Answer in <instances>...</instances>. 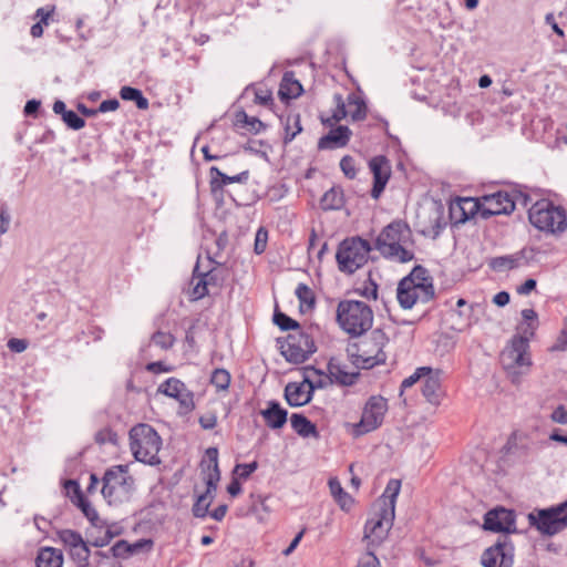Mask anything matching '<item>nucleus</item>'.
Returning <instances> with one entry per match:
<instances>
[{"label":"nucleus","instance_id":"nucleus-62","mask_svg":"<svg viewBox=\"0 0 567 567\" xmlns=\"http://www.w3.org/2000/svg\"><path fill=\"white\" fill-rule=\"evenodd\" d=\"M551 420L559 424H567V410L560 405L551 413Z\"/></svg>","mask_w":567,"mask_h":567},{"label":"nucleus","instance_id":"nucleus-59","mask_svg":"<svg viewBox=\"0 0 567 567\" xmlns=\"http://www.w3.org/2000/svg\"><path fill=\"white\" fill-rule=\"evenodd\" d=\"M555 351H567V323L560 331L555 344L551 348Z\"/></svg>","mask_w":567,"mask_h":567},{"label":"nucleus","instance_id":"nucleus-24","mask_svg":"<svg viewBox=\"0 0 567 567\" xmlns=\"http://www.w3.org/2000/svg\"><path fill=\"white\" fill-rule=\"evenodd\" d=\"M352 136V131L346 125L331 128L318 141L319 150H337L346 147Z\"/></svg>","mask_w":567,"mask_h":567},{"label":"nucleus","instance_id":"nucleus-6","mask_svg":"<svg viewBox=\"0 0 567 567\" xmlns=\"http://www.w3.org/2000/svg\"><path fill=\"white\" fill-rule=\"evenodd\" d=\"M530 224L537 229L559 235L567 229L566 210L549 199L537 200L528 210Z\"/></svg>","mask_w":567,"mask_h":567},{"label":"nucleus","instance_id":"nucleus-22","mask_svg":"<svg viewBox=\"0 0 567 567\" xmlns=\"http://www.w3.org/2000/svg\"><path fill=\"white\" fill-rule=\"evenodd\" d=\"M422 394L433 405H439L444 396L441 371L429 368V372L422 379Z\"/></svg>","mask_w":567,"mask_h":567},{"label":"nucleus","instance_id":"nucleus-7","mask_svg":"<svg viewBox=\"0 0 567 567\" xmlns=\"http://www.w3.org/2000/svg\"><path fill=\"white\" fill-rule=\"evenodd\" d=\"M501 364L513 383H518L520 377L528 373L533 364L529 344L520 339H511L499 355Z\"/></svg>","mask_w":567,"mask_h":567},{"label":"nucleus","instance_id":"nucleus-34","mask_svg":"<svg viewBox=\"0 0 567 567\" xmlns=\"http://www.w3.org/2000/svg\"><path fill=\"white\" fill-rule=\"evenodd\" d=\"M295 295L299 300V309L301 312L306 313L315 308L316 295L308 285L299 284L295 290Z\"/></svg>","mask_w":567,"mask_h":567},{"label":"nucleus","instance_id":"nucleus-28","mask_svg":"<svg viewBox=\"0 0 567 567\" xmlns=\"http://www.w3.org/2000/svg\"><path fill=\"white\" fill-rule=\"evenodd\" d=\"M525 259L524 250H520L513 255L498 256L488 260V266L494 271H507L522 266V261Z\"/></svg>","mask_w":567,"mask_h":567},{"label":"nucleus","instance_id":"nucleus-56","mask_svg":"<svg viewBox=\"0 0 567 567\" xmlns=\"http://www.w3.org/2000/svg\"><path fill=\"white\" fill-rule=\"evenodd\" d=\"M358 567H380V561L372 549H368L360 559Z\"/></svg>","mask_w":567,"mask_h":567},{"label":"nucleus","instance_id":"nucleus-2","mask_svg":"<svg viewBox=\"0 0 567 567\" xmlns=\"http://www.w3.org/2000/svg\"><path fill=\"white\" fill-rule=\"evenodd\" d=\"M413 244L412 231L402 220H394L386 225L374 240V249L391 261L405 264L414 259L410 248Z\"/></svg>","mask_w":567,"mask_h":567},{"label":"nucleus","instance_id":"nucleus-50","mask_svg":"<svg viewBox=\"0 0 567 567\" xmlns=\"http://www.w3.org/2000/svg\"><path fill=\"white\" fill-rule=\"evenodd\" d=\"M63 122L72 130H81L85 125V121L79 116L74 111H68L63 114Z\"/></svg>","mask_w":567,"mask_h":567},{"label":"nucleus","instance_id":"nucleus-31","mask_svg":"<svg viewBox=\"0 0 567 567\" xmlns=\"http://www.w3.org/2000/svg\"><path fill=\"white\" fill-rule=\"evenodd\" d=\"M302 85L293 78L292 72H286L280 82L279 96L281 100L296 99L302 93Z\"/></svg>","mask_w":567,"mask_h":567},{"label":"nucleus","instance_id":"nucleus-16","mask_svg":"<svg viewBox=\"0 0 567 567\" xmlns=\"http://www.w3.org/2000/svg\"><path fill=\"white\" fill-rule=\"evenodd\" d=\"M417 219L421 226V234L431 238H436L446 225L443 208L436 205H432L419 213Z\"/></svg>","mask_w":567,"mask_h":567},{"label":"nucleus","instance_id":"nucleus-38","mask_svg":"<svg viewBox=\"0 0 567 567\" xmlns=\"http://www.w3.org/2000/svg\"><path fill=\"white\" fill-rule=\"evenodd\" d=\"M285 137L284 142H291L301 131L300 115L298 113H289L284 120Z\"/></svg>","mask_w":567,"mask_h":567},{"label":"nucleus","instance_id":"nucleus-57","mask_svg":"<svg viewBox=\"0 0 567 567\" xmlns=\"http://www.w3.org/2000/svg\"><path fill=\"white\" fill-rule=\"evenodd\" d=\"M255 102L259 105H268L272 102L271 91L268 89H257L255 91Z\"/></svg>","mask_w":567,"mask_h":567},{"label":"nucleus","instance_id":"nucleus-27","mask_svg":"<svg viewBox=\"0 0 567 567\" xmlns=\"http://www.w3.org/2000/svg\"><path fill=\"white\" fill-rule=\"evenodd\" d=\"M266 424L270 429H281L287 422V411L277 401H269L268 406L260 411Z\"/></svg>","mask_w":567,"mask_h":567},{"label":"nucleus","instance_id":"nucleus-33","mask_svg":"<svg viewBox=\"0 0 567 567\" xmlns=\"http://www.w3.org/2000/svg\"><path fill=\"white\" fill-rule=\"evenodd\" d=\"M329 488L331 495L333 496L334 501L339 504L340 508L347 512L350 511L354 501L351 497V495L342 488L338 478L329 480Z\"/></svg>","mask_w":567,"mask_h":567},{"label":"nucleus","instance_id":"nucleus-42","mask_svg":"<svg viewBox=\"0 0 567 567\" xmlns=\"http://www.w3.org/2000/svg\"><path fill=\"white\" fill-rule=\"evenodd\" d=\"M71 557L78 567H87L90 558V549L85 542L70 550Z\"/></svg>","mask_w":567,"mask_h":567},{"label":"nucleus","instance_id":"nucleus-9","mask_svg":"<svg viewBox=\"0 0 567 567\" xmlns=\"http://www.w3.org/2000/svg\"><path fill=\"white\" fill-rule=\"evenodd\" d=\"M133 488L134 478L126 465L112 466L104 473L102 494L110 505L127 501Z\"/></svg>","mask_w":567,"mask_h":567},{"label":"nucleus","instance_id":"nucleus-12","mask_svg":"<svg viewBox=\"0 0 567 567\" xmlns=\"http://www.w3.org/2000/svg\"><path fill=\"white\" fill-rule=\"evenodd\" d=\"M567 499L551 508L540 509L537 514H529L528 518L533 526L546 535H555L567 526Z\"/></svg>","mask_w":567,"mask_h":567},{"label":"nucleus","instance_id":"nucleus-15","mask_svg":"<svg viewBox=\"0 0 567 567\" xmlns=\"http://www.w3.org/2000/svg\"><path fill=\"white\" fill-rule=\"evenodd\" d=\"M157 392L178 401L185 412L192 411L195 406L193 392L177 378H168L159 384Z\"/></svg>","mask_w":567,"mask_h":567},{"label":"nucleus","instance_id":"nucleus-3","mask_svg":"<svg viewBox=\"0 0 567 567\" xmlns=\"http://www.w3.org/2000/svg\"><path fill=\"white\" fill-rule=\"evenodd\" d=\"M389 337L381 329L372 330L368 336L350 343L347 352L354 365L361 369H371L386 361L385 347Z\"/></svg>","mask_w":567,"mask_h":567},{"label":"nucleus","instance_id":"nucleus-40","mask_svg":"<svg viewBox=\"0 0 567 567\" xmlns=\"http://www.w3.org/2000/svg\"><path fill=\"white\" fill-rule=\"evenodd\" d=\"M76 487L78 492V506L81 508L84 516L93 524L96 525L99 522V514L92 504L82 495L79 486L75 482H70Z\"/></svg>","mask_w":567,"mask_h":567},{"label":"nucleus","instance_id":"nucleus-60","mask_svg":"<svg viewBox=\"0 0 567 567\" xmlns=\"http://www.w3.org/2000/svg\"><path fill=\"white\" fill-rule=\"evenodd\" d=\"M199 424L204 430H212L217 424V416L214 413H206L199 417Z\"/></svg>","mask_w":567,"mask_h":567},{"label":"nucleus","instance_id":"nucleus-1","mask_svg":"<svg viewBox=\"0 0 567 567\" xmlns=\"http://www.w3.org/2000/svg\"><path fill=\"white\" fill-rule=\"evenodd\" d=\"M401 489L399 480H390L383 494L373 503L364 525L368 549L377 547L388 537L395 517V502Z\"/></svg>","mask_w":567,"mask_h":567},{"label":"nucleus","instance_id":"nucleus-43","mask_svg":"<svg viewBox=\"0 0 567 567\" xmlns=\"http://www.w3.org/2000/svg\"><path fill=\"white\" fill-rule=\"evenodd\" d=\"M138 546V544L130 545L125 540H118L111 547V553L116 558H126L132 555Z\"/></svg>","mask_w":567,"mask_h":567},{"label":"nucleus","instance_id":"nucleus-17","mask_svg":"<svg viewBox=\"0 0 567 567\" xmlns=\"http://www.w3.org/2000/svg\"><path fill=\"white\" fill-rule=\"evenodd\" d=\"M515 209V202L507 192H497L483 197L482 217L489 218L496 215H507Z\"/></svg>","mask_w":567,"mask_h":567},{"label":"nucleus","instance_id":"nucleus-63","mask_svg":"<svg viewBox=\"0 0 567 567\" xmlns=\"http://www.w3.org/2000/svg\"><path fill=\"white\" fill-rule=\"evenodd\" d=\"M120 107V102L116 99L104 100L99 106L102 113L116 111Z\"/></svg>","mask_w":567,"mask_h":567},{"label":"nucleus","instance_id":"nucleus-55","mask_svg":"<svg viewBox=\"0 0 567 567\" xmlns=\"http://www.w3.org/2000/svg\"><path fill=\"white\" fill-rule=\"evenodd\" d=\"M11 221V216L6 204L0 206V235L8 231Z\"/></svg>","mask_w":567,"mask_h":567},{"label":"nucleus","instance_id":"nucleus-54","mask_svg":"<svg viewBox=\"0 0 567 567\" xmlns=\"http://www.w3.org/2000/svg\"><path fill=\"white\" fill-rule=\"evenodd\" d=\"M267 240H268V233L265 228H259L256 233L255 237V252L256 254H262L266 250L267 247Z\"/></svg>","mask_w":567,"mask_h":567},{"label":"nucleus","instance_id":"nucleus-8","mask_svg":"<svg viewBox=\"0 0 567 567\" xmlns=\"http://www.w3.org/2000/svg\"><path fill=\"white\" fill-rule=\"evenodd\" d=\"M371 249L370 243L360 237L342 240L336 254L338 269L347 275L354 274L367 264Z\"/></svg>","mask_w":567,"mask_h":567},{"label":"nucleus","instance_id":"nucleus-32","mask_svg":"<svg viewBox=\"0 0 567 567\" xmlns=\"http://www.w3.org/2000/svg\"><path fill=\"white\" fill-rule=\"evenodd\" d=\"M63 555L60 549L44 547L37 556V567H62Z\"/></svg>","mask_w":567,"mask_h":567},{"label":"nucleus","instance_id":"nucleus-41","mask_svg":"<svg viewBox=\"0 0 567 567\" xmlns=\"http://www.w3.org/2000/svg\"><path fill=\"white\" fill-rule=\"evenodd\" d=\"M230 380V373L225 369H215L210 377V383L216 388L217 392L227 391Z\"/></svg>","mask_w":567,"mask_h":567},{"label":"nucleus","instance_id":"nucleus-26","mask_svg":"<svg viewBox=\"0 0 567 567\" xmlns=\"http://www.w3.org/2000/svg\"><path fill=\"white\" fill-rule=\"evenodd\" d=\"M451 215L458 219V221H466L474 217L476 213L482 216V202L474 198H460L450 207Z\"/></svg>","mask_w":567,"mask_h":567},{"label":"nucleus","instance_id":"nucleus-25","mask_svg":"<svg viewBox=\"0 0 567 567\" xmlns=\"http://www.w3.org/2000/svg\"><path fill=\"white\" fill-rule=\"evenodd\" d=\"M538 328V315L534 309L522 310V321L517 324L516 334L512 339H520L529 344Z\"/></svg>","mask_w":567,"mask_h":567},{"label":"nucleus","instance_id":"nucleus-64","mask_svg":"<svg viewBox=\"0 0 567 567\" xmlns=\"http://www.w3.org/2000/svg\"><path fill=\"white\" fill-rule=\"evenodd\" d=\"M206 455L208 456L209 461L213 463V468H209L208 473H219L218 470V450L216 447H209L206 450Z\"/></svg>","mask_w":567,"mask_h":567},{"label":"nucleus","instance_id":"nucleus-39","mask_svg":"<svg viewBox=\"0 0 567 567\" xmlns=\"http://www.w3.org/2000/svg\"><path fill=\"white\" fill-rule=\"evenodd\" d=\"M120 96L124 101L135 102L137 109L147 110L148 100L143 95L142 91L132 86H123L120 90Z\"/></svg>","mask_w":567,"mask_h":567},{"label":"nucleus","instance_id":"nucleus-5","mask_svg":"<svg viewBox=\"0 0 567 567\" xmlns=\"http://www.w3.org/2000/svg\"><path fill=\"white\" fill-rule=\"evenodd\" d=\"M130 447L134 457L142 463L157 465L162 439L148 424H137L130 431Z\"/></svg>","mask_w":567,"mask_h":567},{"label":"nucleus","instance_id":"nucleus-53","mask_svg":"<svg viewBox=\"0 0 567 567\" xmlns=\"http://www.w3.org/2000/svg\"><path fill=\"white\" fill-rule=\"evenodd\" d=\"M257 468L258 463L254 461L251 463L237 464L235 466V473L239 478L247 480Z\"/></svg>","mask_w":567,"mask_h":567},{"label":"nucleus","instance_id":"nucleus-20","mask_svg":"<svg viewBox=\"0 0 567 567\" xmlns=\"http://www.w3.org/2000/svg\"><path fill=\"white\" fill-rule=\"evenodd\" d=\"M313 390V383L309 379L289 382L285 388V399L290 406H302L311 401Z\"/></svg>","mask_w":567,"mask_h":567},{"label":"nucleus","instance_id":"nucleus-47","mask_svg":"<svg viewBox=\"0 0 567 567\" xmlns=\"http://www.w3.org/2000/svg\"><path fill=\"white\" fill-rule=\"evenodd\" d=\"M336 101V110L333 111L332 117L327 120L328 124H331L330 121L339 122L346 118L349 115V111L347 104L344 103L341 95H334Z\"/></svg>","mask_w":567,"mask_h":567},{"label":"nucleus","instance_id":"nucleus-51","mask_svg":"<svg viewBox=\"0 0 567 567\" xmlns=\"http://www.w3.org/2000/svg\"><path fill=\"white\" fill-rule=\"evenodd\" d=\"M426 372H429V367H421L417 368L413 374L405 378L401 383V390H405L408 388H411L414 385L417 381H421L424 375H426Z\"/></svg>","mask_w":567,"mask_h":567},{"label":"nucleus","instance_id":"nucleus-44","mask_svg":"<svg viewBox=\"0 0 567 567\" xmlns=\"http://www.w3.org/2000/svg\"><path fill=\"white\" fill-rule=\"evenodd\" d=\"M59 537L64 545L70 547V550L84 543L81 534L72 529L61 530Z\"/></svg>","mask_w":567,"mask_h":567},{"label":"nucleus","instance_id":"nucleus-10","mask_svg":"<svg viewBox=\"0 0 567 567\" xmlns=\"http://www.w3.org/2000/svg\"><path fill=\"white\" fill-rule=\"evenodd\" d=\"M315 328L297 329L291 331L280 342L281 354L290 363H302L317 351L313 337Z\"/></svg>","mask_w":567,"mask_h":567},{"label":"nucleus","instance_id":"nucleus-13","mask_svg":"<svg viewBox=\"0 0 567 567\" xmlns=\"http://www.w3.org/2000/svg\"><path fill=\"white\" fill-rule=\"evenodd\" d=\"M481 561L484 567H513L514 544L508 535H501L493 546L485 549Z\"/></svg>","mask_w":567,"mask_h":567},{"label":"nucleus","instance_id":"nucleus-11","mask_svg":"<svg viewBox=\"0 0 567 567\" xmlns=\"http://www.w3.org/2000/svg\"><path fill=\"white\" fill-rule=\"evenodd\" d=\"M386 411L388 402L383 396L372 395L369 398L363 406L360 421L353 424V434L360 436L380 427Z\"/></svg>","mask_w":567,"mask_h":567},{"label":"nucleus","instance_id":"nucleus-37","mask_svg":"<svg viewBox=\"0 0 567 567\" xmlns=\"http://www.w3.org/2000/svg\"><path fill=\"white\" fill-rule=\"evenodd\" d=\"M323 210L340 209L343 205V192L341 188L332 187L327 190L320 200Z\"/></svg>","mask_w":567,"mask_h":567},{"label":"nucleus","instance_id":"nucleus-45","mask_svg":"<svg viewBox=\"0 0 567 567\" xmlns=\"http://www.w3.org/2000/svg\"><path fill=\"white\" fill-rule=\"evenodd\" d=\"M152 342L163 350H168L174 346L175 338L169 332L157 331L152 336Z\"/></svg>","mask_w":567,"mask_h":567},{"label":"nucleus","instance_id":"nucleus-35","mask_svg":"<svg viewBox=\"0 0 567 567\" xmlns=\"http://www.w3.org/2000/svg\"><path fill=\"white\" fill-rule=\"evenodd\" d=\"M411 280L410 284L424 287L426 290L435 291L433 286V278L423 266H415L412 271L401 280Z\"/></svg>","mask_w":567,"mask_h":567},{"label":"nucleus","instance_id":"nucleus-52","mask_svg":"<svg viewBox=\"0 0 567 567\" xmlns=\"http://www.w3.org/2000/svg\"><path fill=\"white\" fill-rule=\"evenodd\" d=\"M337 381L343 385H352L355 383L359 373L358 372H346L341 369H337L336 372H332Z\"/></svg>","mask_w":567,"mask_h":567},{"label":"nucleus","instance_id":"nucleus-30","mask_svg":"<svg viewBox=\"0 0 567 567\" xmlns=\"http://www.w3.org/2000/svg\"><path fill=\"white\" fill-rule=\"evenodd\" d=\"M290 424L292 430L301 437H319V432L316 424H313L302 414L293 413L290 416Z\"/></svg>","mask_w":567,"mask_h":567},{"label":"nucleus","instance_id":"nucleus-23","mask_svg":"<svg viewBox=\"0 0 567 567\" xmlns=\"http://www.w3.org/2000/svg\"><path fill=\"white\" fill-rule=\"evenodd\" d=\"M210 182L209 187L213 195H221L224 187L228 184H245L249 178V171H243L236 175L228 176L223 173L217 166H212L209 168Z\"/></svg>","mask_w":567,"mask_h":567},{"label":"nucleus","instance_id":"nucleus-14","mask_svg":"<svg viewBox=\"0 0 567 567\" xmlns=\"http://www.w3.org/2000/svg\"><path fill=\"white\" fill-rule=\"evenodd\" d=\"M409 280H400L396 288V299L403 309H411L417 302L426 303L435 296V291L426 290L422 286L410 284Z\"/></svg>","mask_w":567,"mask_h":567},{"label":"nucleus","instance_id":"nucleus-29","mask_svg":"<svg viewBox=\"0 0 567 567\" xmlns=\"http://www.w3.org/2000/svg\"><path fill=\"white\" fill-rule=\"evenodd\" d=\"M198 264L195 266L192 278V297L194 300H198L208 295L209 290V278H213V271L208 270L206 272L198 271Z\"/></svg>","mask_w":567,"mask_h":567},{"label":"nucleus","instance_id":"nucleus-61","mask_svg":"<svg viewBox=\"0 0 567 567\" xmlns=\"http://www.w3.org/2000/svg\"><path fill=\"white\" fill-rule=\"evenodd\" d=\"M146 370L152 373H162V372H171L173 368L171 365H166L162 361L151 362L146 365Z\"/></svg>","mask_w":567,"mask_h":567},{"label":"nucleus","instance_id":"nucleus-19","mask_svg":"<svg viewBox=\"0 0 567 567\" xmlns=\"http://www.w3.org/2000/svg\"><path fill=\"white\" fill-rule=\"evenodd\" d=\"M369 167L373 174L371 197L378 199L390 179L391 166L389 159L385 156L380 155L370 159Z\"/></svg>","mask_w":567,"mask_h":567},{"label":"nucleus","instance_id":"nucleus-46","mask_svg":"<svg viewBox=\"0 0 567 567\" xmlns=\"http://www.w3.org/2000/svg\"><path fill=\"white\" fill-rule=\"evenodd\" d=\"M274 322L281 329V330H297L300 329L299 323L293 320L292 318L288 317L287 315L282 312H275L274 315Z\"/></svg>","mask_w":567,"mask_h":567},{"label":"nucleus","instance_id":"nucleus-58","mask_svg":"<svg viewBox=\"0 0 567 567\" xmlns=\"http://www.w3.org/2000/svg\"><path fill=\"white\" fill-rule=\"evenodd\" d=\"M7 347L16 353H21L28 348V341L24 339L12 338L8 341Z\"/></svg>","mask_w":567,"mask_h":567},{"label":"nucleus","instance_id":"nucleus-4","mask_svg":"<svg viewBox=\"0 0 567 567\" xmlns=\"http://www.w3.org/2000/svg\"><path fill=\"white\" fill-rule=\"evenodd\" d=\"M337 322L347 333L360 337L373 323V311L363 301L342 300L337 307Z\"/></svg>","mask_w":567,"mask_h":567},{"label":"nucleus","instance_id":"nucleus-36","mask_svg":"<svg viewBox=\"0 0 567 567\" xmlns=\"http://www.w3.org/2000/svg\"><path fill=\"white\" fill-rule=\"evenodd\" d=\"M347 107L349 116L352 121H362L367 116V104L365 102L354 93L348 95Z\"/></svg>","mask_w":567,"mask_h":567},{"label":"nucleus","instance_id":"nucleus-21","mask_svg":"<svg viewBox=\"0 0 567 567\" xmlns=\"http://www.w3.org/2000/svg\"><path fill=\"white\" fill-rule=\"evenodd\" d=\"M220 480V473H208L206 482V492L198 495L195 504L193 505V514L195 517L203 518L207 515L208 508L214 499V494L217 489V484Z\"/></svg>","mask_w":567,"mask_h":567},{"label":"nucleus","instance_id":"nucleus-18","mask_svg":"<svg viewBox=\"0 0 567 567\" xmlns=\"http://www.w3.org/2000/svg\"><path fill=\"white\" fill-rule=\"evenodd\" d=\"M484 528L495 533H509L516 532L515 515L512 511L499 508L486 513L484 517Z\"/></svg>","mask_w":567,"mask_h":567},{"label":"nucleus","instance_id":"nucleus-49","mask_svg":"<svg viewBox=\"0 0 567 567\" xmlns=\"http://www.w3.org/2000/svg\"><path fill=\"white\" fill-rule=\"evenodd\" d=\"M340 168L346 177L353 179L357 176L355 163L352 156L344 155L340 161Z\"/></svg>","mask_w":567,"mask_h":567},{"label":"nucleus","instance_id":"nucleus-48","mask_svg":"<svg viewBox=\"0 0 567 567\" xmlns=\"http://www.w3.org/2000/svg\"><path fill=\"white\" fill-rule=\"evenodd\" d=\"M238 122H243L254 133H259L265 128V124L259 118L248 116L245 112L238 114Z\"/></svg>","mask_w":567,"mask_h":567}]
</instances>
